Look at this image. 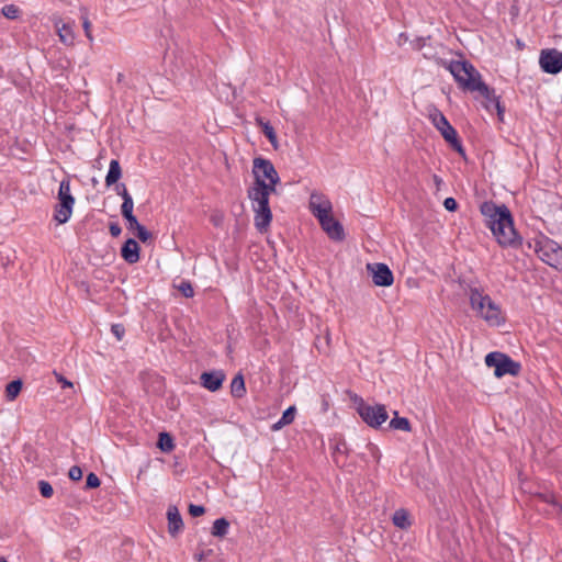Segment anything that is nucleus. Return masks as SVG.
Wrapping results in <instances>:
<instances>
[{"label": "nucleus", "mask_w": 562, "mask_h": 562, "mask_svg": "<svg viewBox=\"0 0 562 562\" xmlns=\"http://www.w3.org/2000/svg\"><path fill=\"white\" fill-rule=\"evenodd\" d=\"M327 236L336 241H341L345 238V233L341 224L335 220L333 214L318 221Z\"/></svg>", "instance_id": "nucleus-13"}, {"label": "nucleus", "mask_w": 562, "mask_h": 562, "mask_svg": "<svg viewBox=\"0 0 562 562\" xmlns=\"http://www.w3.org/2000/svg\"><path fill=\"white\" fill-rule=\"evenodd\" d=\"M55 375H56L57 382L60 383L61 387H72L74 386L72 382L67 380L61 374L55 373Z\"/></svg>", "instance_id": "nucleus-38"}, {"label": "nucleus", "mask_w": 562, "mask_h": 562, "mask_svg": "<svg viewBox=\"0 0 562 562\" xmlns=\"http://www.w3.org/2000/svg\"><path fill=\"white\" fill-rule=\"evenodd\" d=\"M254 183L247 190V196L254 211V224L260 233H266L272 221L269 198L277 191L280 177L273 164L266 158L252 160Z\"/></svg>", "instance_id": "nucleus-1"}, {"label": "nucleus", "mask_w": 562, "mask_h": 562, "mask_svg": "<svg viewBox=\"0 0 562 562\" xmlns=\"http://www.w3.org/2000/svg\"><path fill=\"white\" fill-rule=\"evenodd\" d=\"M22 390V381L14 380L5 386V397L9 402L14 401Z\"/></svg>", "instance_id": "nucleus-27"}, {"label": "nucleus", "mask_w": 562, "mask_h": 562, "mask_svg": "<svg viewBox=\"0 0 562 562\" xmlns=\"http://www.w3.org/2000/svg\"><path fill=\"white\" fill-rule=\"evenodd\" d=\"M310 210L321 221L333 214V204L324 194L314 192L310 196Z\"/></svg>", "instance_id": "nucleus-11"}, {"label": "nucleus", "mask_w": 562, "mask_h": 562, "mask_svg": "<svg viewBox=\"0 0 562 562\" xmlns=\"http://www.w3.org/2000/svg\"><path fill=\"white\" fill-rule=\"evenodd\" d=\"M168 532L176 538L183 530V520L179 509L175 505H169L167 509Z\"/></svg>", "instance_id": "nucleus-16"}, {"label": "nucleus", "mask_w": 562, "mask_h": 562, "mask_svg": "<svg viewBox=\"0 0 562 562\" xmlns=\"http://www.w3.org/2000/svg\"><path fill=\"white\" fill-rule=\"evenodd\" d=\"M367 271L376 286H391L394 282V276L391 269L381 262L368 263Z\"/></svg>", "instance_id": "nucleus-10"}, {"label": "nucleus", "mask_w": 562, "mask_h": 562, "mask_svg": "<svg viewBox=\"0 0 562 562\" xmlns=\"http://www.w3.org/2000/svg\"><path fill=\"white\" fill-rule=\"evenodd\" d=\"M353 403L356 405L357 413L360 415L362 420L372 428L380 427L389 418L384 405H369L359 396L353 397Z\"/></svg>", "instance_id": "nucleus-8"}, {"label": "nucleus", "mask_w": 562, "mask_h": 562, "mask_svg": "<svg viewBox=\"0 0 562 562\" xmlns=\"http://www.w3.org/2000/svg\"><path fill=\"white\" fill-rule=\"evenodd\" d=\"M157 446L162 452H171L175 449L173 439L168 432L159 434Z\"/></svg>", "instance_id": "nucleus-26"}, {"label": "nucleus", "mask_w": 562, "mask_h": 562, "mask_svg": "<svg viewBox=\"0 0 562 562\" xmlns=\"http://www.w3.org/2000/svg\"><path fill=\"white\" fill-rule=\"evenodd\" d=\"M256 121H257V124L261 127L266 137L269 139L272 147L274 149H277L279 147V142H278L274 128L271 126V124L269 122H266L262 119H257Z\"/></svg>", "instance_id": "nucleus-23"}, {"label": "nucleus", "mask_w": 562, "mask_h": 562, "mask_svg": "<svg viewBox=\"0 0 562 562\" xmlns=\"http://www.w3.org/2000/svg\"><path fill=\"white\" fill-rule=\"evenodd\" d=\"M0 562H7L4 559L0 560Z\"/></svg>", "instance_id": "nucleus-43"}, {"label": "nucleus", "mask_w": 562, "mask_h": 562, "mask_svg": "<svg viewBox=\"0 0 562 562\" xmlns=\"http://www.w3.org/2000/svg\"><path fill=\"white\" fill-rule=\"evenodd\" d=\"M109 231L113 237H117L122 233V228L117 223H111L109 226Z\"/></svg>", "instance_id": "nucleus-39"}, {"label": "nucleus", "mask_w": 562, "mask_h": 562, "mask_svg": "<svg viewBox=\"0 0 562 562\" xmlns=\"http://www.w3.org/2000/svg\"><path fill=\"white\" fill-rule=\"evenodd\" d=\"M485 364L488 368H494V375L497 379L504 375L517 376L520 373L521 366L519 362L514 361L509 356L503 352L493 351L485 356Z\"/></svg>", "instance_id": "nucleus-6"}, {"label": "nucleus", "mask_w": 562, "mask_h": 562, "mask_svg": "<svg viewBox=\"0 0 562 562\" xmlns=\"http://www.w3.org/2000/svg\"><path fill=\"white\" fill-rule=\"evenodd\" d=\"M480 211L484 216L485 224L501 246L516 247L520 244L513 216L506 205L484 202L481 204Z\"/></svg>", "instance_id": "nucleus-2"}, {"label": "nucleus", "mask_w": 562, "mask_h": 562, "mask_svg": "<svg viewBox=\"0 0 562 562\" xmlns=\"http://www.w3.org/2000/svg\"><path fill=\"white\" fill-rule=\"evenodd\" d=\"M87 486L89 488H97L100 486V479L94 473H89L86 480Z\"/></svg>", "instance_id": "nucleus-32"}, {"label": "nucleus", "mask_w": 562, "mask_h": 562, "mask_svg": "<svg viewBox=\"0 0 562 562\" xmlns=\"http://www.w3.org/2000/svg\"><path fill=\"white\" fill-rule=\"evenodd\" d=\"M392 521L394 526H396L400 529L406 530L412 526V518L409 513L404 509L400 508L394 512L392 516Z\"/></svg>", "instance_id": "nucleus-19"}, {"label": "nucleus", "mask_w": 562, "mask_h": 562, "mask_svg": "<svg viewBox=\"0 0 562 562\" xmlns=\"http://www.w3.org/2000/svg\"><path fill=\"white\" fill-rule=\"evenodd\" d=\"M231 393L234 397L241 398L246 394L245 380L241 373L234 376L231 383Z\"/></svg>", "instance_id": "nucleus-22"}, {"label": "nucleus", "mask_w": 562, "mask_h": 562, "mask_svg": "<svg viewBox=\"0 0 562 562\" xmlns=\"http://www.w3.org/2000/svg\"><path fill=\"white\" fill-rule=\"evenodd\" d=\"M114 190H115L116 194L122 198V200L132 196L128 193L127 188L124 183H116Z\"/></svg>", "instance_id": "nucleus-33"}, {"label": "nucleus", "mask_w": 562, "mask_h": 562, "mask_svg": "<svg viewBox=\"0 0 562 562\" xmlns=\"http://www.w3.org/2000/svg\"><path fill=\"white\" fill-rule=\"evenodd\" d=\"M390 427L396 430L411 431V423L406 417H400L397 412H394V417L390 422Z\"/></svg>", "instance_id": "nucleus-25"}, {"label": "nucleus", "mask_w": 562, "mask_h": 562, "mask_svg": "<svg viewBox=\"0 0 562 562\" xmlns=\"http://www.w3.org/2000/svg\"><path fill=\"white\" fill-rule=\"evenodd\" d=\"M2 14L10 20H15L20 15V9L14 4H7L2 8Z\"/></svg>", "instance_id": "nucleus-29"}, {"label": "nucleus", "mask_w": 562, "mask_h": 562, "mask_svg": "<svg viewBox=\"0 0 562 562\" xmlns=\"http://www.w3.org/2000/svg\"><path fill=\"white\" fill-rule=\"evenodd\" d=\"M225 373L222 370H216L212 372H203L201 374V384L203 387L211 392H216L222 387L223 382L225 381Z\"/></svg>", "instance_id": "nucleus-15"}, {"label": "nucleus", "mask_w": 562, "mask_h": 562, "mask_svg": "<svg viewBox=\"0 0 562 562\" xmlns=\"http://www.w3.org/2000/svg\"><path fill=\"white\" fill-rule=\"evenodd\" d=\"M82 26H83V30H85V34L86 36L92 41V33H91V23L90 21L88 20V18H83L82 20Z\"/></svg>", "instance_id": "nucleus-37"}, {"label": "nucleus", "mask_w": 562, "mask_h": 562, "mask_svg": "<svg viewBox=\"0 0 562 562\" xmlns=\"http://www.w3.org/2000/svg\"><path fill=\"white\" fill-rule=\"evenodd\" d=\"M38 487L43 497L48 498L53 496L54 490L47 481H40Z\"/></svg>", "instance_id": "nucleus-31"}, {"label": "nucleus", "mask_w": 562, "mask_h": 562, "mask_svg": "<svg viewBox=\"0 0 562 562\" xmlns=\"http://www.w3.org/2000/svg\"><path fill=\"white\" fill-rule=\"evenodd\" d=\"M57 200L58 202L54 209V220L58 224H65L70 220L76 202L74 195L71 194L69 179L61 180L58 189Z\"/></svg>", "instance_id": "nucleus-5"}, {"label": "nucleus", "mask_w": 562, "mask_h": 562, "mask_svg": "<svg viewBox=\"0 0 562 562\" xmlns=\"http://www.w3.org/2000/svg\"><path fill=\"white\" fill-rule=\"evenodd\" d=\"M295 414H296V408L295 406H290L288 407L281 418L274 423L272 426H271V429L273 431H278V430H281L283 427L292 424L294 422V418H295Z\"/></svg>", "instance_id": "nucleus-21"}, {"label": "nucleus", "mask_w": 562, "mask_h": 562, "mask_svg": "<svg viewBox=\"0 0 562 562\" xmlns=\"http://www.w3.org/2000/svg\"><path fill=\"white\" fill-rule=\"evenodd\" d=\"M469 302L474 315L491 327H499L505 324L506 317L501 305L488 294L479 289H471Z\"/></svg>", "instance_id": "nucleus-4"}, {"label": "nucleus", "mask_w": 562, "mask_h": 562, "mask_svg": "<svg viewBox=\"0 0 562 562\" xmlns=\"http://www.w3.org/2000/svg\"><path fill=\"white\" fill-rule=\"evenodd\" d=\"M189 513L193 516V517H199V516H202L204 513H205V509L203 506L201 505H194V504H191L189 506Z\"/></svg>", "instance_id": "nucleus-35"}, {"label": "nucleus", "mask_w": 562, "mask_h": 562, "mask_svg": "<svg viewBox=\"0 0 562 562\" xmlns=\"http://www.w3.org/2000/svg\"><path fill=\"white\" fill-rule=\"evenodd\" d=\"M543 499L547 501V502H552L551 497L543 496Z\"/></svg>", "instance_id": "nucleus-42"}, {"label": "nucleus", "mask_w": 562, "mask_h": 562, "mask_svg": "<svg viewBox=\"0 0 562 562\" xmlns=\"http://www.w3.org/2000/svg\"><path fill=\"white\" fill-rule=\"evenodd\" d=\"M535 251L547 265L562 269V247L554 240L540 236L535 239Z\"/></svg>", "instance_id": "nucleus-7"}, {"label": "nucleus", "mask_w": 562, "mask_h": 562, "mask_svg": "<svg viewBox=\"0 0 562 562\" xmlns=\"http://www.w3.org/2000/svg\"><path fill=\"white\" fill-rule=\"evenodd\" d=\"M127 229L133 232L143 243L151 238V234L142 225L135 216L126 220Z\"/></svg>", "instance_id": "nucleus-18"}, {"label": "nucleus", "mask_w": 562, "mask_h": 562, "mask_svg": "<svg viewBox=\"0 0 562 562\" xmlns=\"http://www.w3.org/2000/svg\"><path fill=\"white\" fill-rule=\"evenodd\" d=\"M133 210H134V201H133L132 196L123 199V203L121 205V213L125 220H128V218L135 216L133 214Z\"/></svg>", "instance_id": "nucleus-28"}, {"label": "nucleus", "mask_w": 562, "mask_h": 562, "mask_svg": "<svg viewBox=\"0 0 562 562\" xmlns=\"http://www.w3.org/2000/svg\"><path fill=\"white\" fill-rule=\"evenodd\" d=\"M54 27L59 37V41L66 46H72L75 44V32L74 23L65 22L61 19L54 20Z\"/></svg>", "instance_id": "nucleus-14"}, {"label": "nucleus", "mask_w": 562, "mask_h": 562, "mask_svg": "<svg viewBox=\"0 0 562 562\" xmlns=\"http://www.w3.org/2000/svg\"><path fill=\"white\" fill-rule=\"evenodd\" d=\"M443 206L449 212H454L458 209V203L453 198H447L443 201Z\"/></svg>", "instance_id": "nucleus-36"}, {"label": "nucleus", "mask_w": 562, "mask_h": 562, "mask_svg": "<svg viewBox=\"0 0 562 562\" xmlns=\"http://www.w3.org/2000/svg\"><path fill=\"white\" fill-rule=\"evenodd\" d=\"M429 120L432 125L440 132L441 136L452 148L463 154L462 145L458 138L457 131L448 122L447 117L438 109H431L429 111Z\"/></svg>", "instance_id": "nucleus-9"}, {"label": "nucleus", "mask_w": 562, "mask_h": 562, "mask_svg": "<svg viewBox=\"0 0 562 562\" xmlns=\"http://www.w3.org/2000/svg\"><path fill=\"white\" fill-rule=\"evenodd\" d=\"M539 64L544 72L558 74L562 70V53L557 49L542 50Z\"/></svg>", "instance_id": "nucleus-12"}, {"label": "nucleus", "mask_w": 562, "mask_h": 562, "mask_svg": "<svg viewBox=\"0 0 562 562\" xmlns=\"http://www.w3.org/2000/svg\"><path fill=\"white\" fill-rule=\"evenodd\" d=\"M112 333L116 336L119 340L123 338L124 335V328L123 326L116 324L112 326Z\"/></svg>", "instance_id": "nucleus-40"}, {"label": "nucleus", "mask_w": 562, "mask_h": 562, "mask_svg": "<svg viewBox=\"0 0 562 562\" xmlns=\"http://www.w3.org/2000/svg\"><path fill=\"white\" fill-rule=\"evenodd\" d=\"M178 290L181 292V294L186 297H192L194 295V290L192 284L189 281H182L178 285Z\"/></svg>", "instance_id": "nucleus-30"}, {"label": "nucleus", "mask_w": 562, "mask_h": 562, "mask_svg": "<svg viewBox=\"0 0 562 562\" xmlns=\"http://www.w3.org/2000/svg\"><path fill=\"white\" fill-rule=\"evenodd\" d=\"M68 475L72 481H79L82 477V470L77 465L71 467L69 469Z\"/></svg>", "instance_id": "nucleus-34"}, {"label": "nucleus", "mask_w": 562, "mask_h": 562, "mask_svg": "<svg viewBox=\"0 0 562 562\" xmlns=\"http://www.w3.org/2000/svg\"><path fill=\"white\" fill-rule=\"evenodd\" d=\"M434 181L438 188L442 184V180L438 176H434Z\"/></svg>", "instance_id": "nucleus-41"}, {"label": "nucleus", "mask_w": 562, "mask_h": 562, "mask_svg": "<svg viewBox=\"0 0 562 562\" xmlns=\"http://www.w3.org/2000/svg\"><path fill=\"white\" fill-rule=\"evenodd\" d=\"M139 246L137 241L130 238L125 241L121 249L122 258L128 263H136L139 260Z\"/></svg>", "instance_id": "nucleus-17"}, {"label": "nucleus", "mask_w": 562, "mask_h": 562, "mask_svg": "<svg viewBox=\"0 0 562 562\" xmlns=\"http://www.w3.org/2000/svg\"><path fill=\"white\" fill-rule=\"evenodd\" d=\"M121 177H122V168L120 166V162L116 159L111 160L110 165H109V171L105 176L106 187L116 184L117 181L121 179Z\"/></svg>", "instance_id": "nucleus-20"}, {"label": "nucleus", "mask_w": 562, "mask_h": 562, "mask_svg": "<svg viewBox=\"0 0 562 562\" xmlns=\"http://www.w3.org/2000/svg\"><path fill=\"white\" fill-rule=\"evenodd\" d=\"M449 70L461 88L480 93L484 99L485 108L495 106L498 114L503 113L499 100L494 90L482 81L480 72L473 65L464 60H457L449 65Z\"/></svg>", "instance_id": "nucleus-3"}, {"label": "nucleus", "mask_w": 562, "mask_h": 562, "mask_svg": "<svg viewBox=\"0 0 562 562\" xmlns=\"http://www.w3.org/2000/svg\"><path fill=\"white\" fill-rule=\"evenodd\" d=\"M229 522L225 518H218L213 522L211 533L214 537L223 538L228 533Z\"/></svg>", "instance_id": "nucleus-24"}]
</instances>
